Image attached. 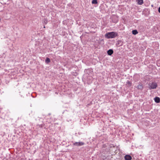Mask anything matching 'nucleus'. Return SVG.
Wrapping results in <instances>:
<instances>
[{"instance_id": "obj_9", "label": "nucleus", "mask_w": 160, "mask_h": 160, "mask_svg": "<svg viewBox=\"0 0 160 160\" xmlns=\"http://www.w3.org/2000/svg\"><path fill=\"white\" fill-rule=\"evenodd\" d=\"M138 33V32L136 30H133L132 31V33L134 35H136Z\"/></svg>"}, {"instance_id": "obj_5", "label": "nucleus", "mask_w": 160, "mask_h": 160, "mask_svg": "<svg viewBox=\"0 0 160 160\" xmlns=\"http://www.w3.org/2000/svg\"><path fill=\"white\" fill-rule=\"evenodd\" d=\"M113 52V51L112 50L110 49L109 50L107 51V53L109 55H112Z\"/></svg>"}, {"instance_id": "obj_11", "label": "nucleus", "mask_w": 160, "mask_h": 160, "mask_svg": "<svg viewBox=\"0 0 160 160\" xmlns=\"http://www.w3.org/2000/svg\"><path fill=\"white\" fill-rule=\"evenodd\" d=\"M43 22L45 23V24H46L48 23L47 20L46 19L44 18L43 20Z\"/></svg>"}, {"instance_id": "obj_2", "label": "nucleus", "mask_w": 160, "mask_h": 160, "mask_svg": "<svg viewBox=\"0 0 160 160\" xmlns=\"http://www.w3.org/2000/svg\"><path fill=\"white\" fill-rule=\"evenodd\" d=\"M157 87V84L155 82H153L148 84V88L150 89H155Z\"/></svg>"}, {"instance_id": "obj_7", "label": "nucleus", "mask_w": 160, "mask_h": 160, "mask_svg": "<svg viewBox=\"0 0 160 160\" xmlns=\"http://www.w3.org/2000/svg\"><path fill=\"white\" fill-rule=\"evenodd\" d=\"M137 1L139 5H142L143 3V0H137Z\"/></svg>"}, {"instance_id": "obj_8", "label": "nucleus", "mask_w": 160, "mask_h": 160, "mask_svg": "<svg viewBox=\"0 0 160 160\" xmlns=\"http://www.w3.org/2000/svg\"><path fill=\"white\" fill-rule=\"evenodd\" d=\"M50 62V59L49 58H47L45 60L46 63L48 64Z\"/></svg>"}, {"instance_id": "obj_4", "label": "nucleus", "mask_w": 160, "mask_h": 160, "mask_svg": "<svg viewBox=\"0 0 160 160\" xmlns=\"http://www.w3.org/2000/svg\"><path fill=\"white\" fill-rule=\"evenodd\" d=\"M124 158L125 160H131L132 157L130 155H127L125 156Z\"/></svg>"}, {"instance_id": "obj_15", "label": "nucleus", "mask_w": 160, "mask_h": 160, "mask_svg": "<svg viewBox=\"0 0 160 160\" xmlns=\"http://www.w3.org/2000/svg\"><path fill=\"white\" fill-rule=\"evenodd\" d=\"M41 127H43V125H41Z\"/></svg>"}, {"instance_id": "obj_6", "label": "nucleus", "mask_w": 160, "mask_h": 160, "mask_svg": "<svg viewBox=\"0 0 160 160\" xmlns=\"http://www.w3.org/2000/svg\"><path fill=\"white\" fill-rule=\"evenodd\" d=\"M154 101L156 103H159L160 102V99L158 97H156L154 98Z\"/></svg>"}, {"instance_id": "obj_14", "label": "nucleus", "mask_w": 160, "mask_h": 160, "mask_svg": "<svg viewBox=\"0 0 160 160\" xmlns=\"http://www.w3.org/2000/svg\"><path fill=\"white\" fill-rule=\"evenodd\" d=\"M158 12L160 13V7H159L158 10Z\"/></svg>"}, {"instance_id": "obj_13", "label": "nucleus", "mask_w": 160, "mask_h": 160, "mask_svg": "<svg viewBox=\"0 0 160 160\" xmlns=\"http://www.w3.org/2000/svg\"><path fill=\"white\" fill-rule=\"evenodd\" d=\"M127 83L128 84L129 86H131V83L129 81H128L127 82Z\"/></svg>"}, {"instance_id": "obj_12", "label": "nucleus", "mask_w": 160, "mask_h": 160, "mask_svg": "<svg viewBox=\"0 0 160 160\" xmlns=\"http://www.w3.org/2000/svg\"><path fill=\"white\" fill-rule=\"evenodd\" d=\"M142 85H139L138 86V88L139 89H142Z\"/></svg>"}, {"instance_id": "obj_3", "label": "nucleus", "mask_w": 160, "mask_h": 160, "mask_svg": "<svg viewBox=\"0 0 160 160\" xmlns=\"http://www.w3.org/2000/svg\"><path fill=\"white\" fill-rule=\"evenodd\" d=\"M73 145L74 146H82L84 144V143L82 142H75L73 144Z\"/></svg>"}, {"instance_id": "obj_10", "label": "nucleus", "mask_w": 160, "mask_h": 160, "mask_svg": "<svg viewBox=\"0 0 160 160\" xmlns=\"http://www.w3.org/2000/svg\"><path fill=\"white\" fill-rule=\"evenodd\" d=\"M92 3L93 4H96L98 3L97 0H92Z\"/></svg>"}, {"instance_id": "obj_1", "label": "nucleus", "mask_w": 160, "mask_h": 160, "mask_svg": "<svg viewBox=\"0 0 160 160\" xmlns=\"http://www.w3.org/2000/svg\"><path fill=\"white\" fill-rule=\"evenodd\" d=\"M118 33L116 32H112L107 33L105 35V37L108 38H114L118 36Z\"/></svg>"}]
</instances>
